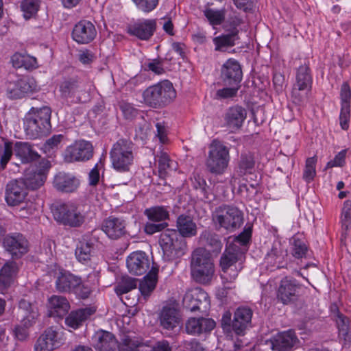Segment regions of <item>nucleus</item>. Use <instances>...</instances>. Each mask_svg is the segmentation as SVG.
Here are the masks:
<instances>
[{
    "label": "nucleus",
    "mask_w": 351,
    "mask_h": 351,
    "mask_svg": "<svg viewBox=\"0 0 351 351\" xmlns=\"http://www.w3.org/2000/svg\"><path fill=\"white\" fill-rule=\"evenodd\" d=\"M143 346L142 339L132 335H125L117 344L118 351H140Z\"/></svg>",
    "instance_id": "c03bdc74"
},
{
    "label": "nucleus",
    "mask_w": 351,
    "mask_h": 351,
    "mask_svg": "<svg viewBox=\"0 0 351 351\" xmlns=\"http://www.w3.org/2000/svg\"><path fill=\"white\" fill-rule=\"evenodd\" d=\"M221 77L226 84L239 85L242 80V70L238 61L228 59L221 67Z\"/></svg>",
    "instance_id": "5701e85b"
},
{
    "label": "nucleus",
    "mask_w": 351,
    "mask_h": 351,
    "mask_svg": "<svg viewBox=\"0 0 351 351\" xmlns=\"http://www.w3.org/2000/svg\"><path fill=\"white\" fill-rule=\"evenodd\" d=\"M37 90L36 81L29 76H25L16 82H10L7 86L8 96L12 99H21Z\"/></svg>",
    "instance_id": "4468645a"
},
{
    "label": "nucleus",
    "mask_w": 351,
    "mask_h": 351,
    "mask_svg": "<svg viewBox=\"0 0 351 351\" xmlns=\"http://www.w3.org/2000/svg\"><path fill=\"white\" fill-rule=\"evenodd\" d=\"M176 97V91L173 84L169 80L150 86L143 93L144 103L153 108H161L167 106Z\"/></svg>",
    "instance_id": "20e7f679"
},
{
    "label": "nucleus",
    "mask_w": 351,
    "mask_h": 351,
    "mask_svg": "<svg viewBox=\"0 0 351 351\" xmlns=\"http://www.w3.org/2000/svg\"><path fill=\"white\" fill-rule=\"evenodd\" d=\"M40 7L38 0H23L21 3V10L25 19H29L34 16Z\"/></svg>",
    "instance_id": "603ef678"
},
{
    "label": "nucleus",
    "mask_w": 351,
    "mask_h": 351,
    "mask_svg": "<svg viewBox=\"0 0 351 351\" xmlns=\"http://www.w3.org/2000/svg\"><path fill=\"white\" fill-rule=\"evenodd\" d=\"M64 138L62 134H55L47 139L43 145V149L45 153H50L54 149H57Z\"/></svg>",
    "instance_id": "13d9d810"
},
{
    "label": "nucleus",
    "mask_w": 351,
    "mask_h": 351,
    "mask_svg": "<svg viewBox=\"0 0 351 351\" xmlns=\"http://www.w3.org/2000/svg\"><path fill=\"white\" fill-rule=\"evenodd\" d=\"M93 155L92 144L85 140L75 141L68 146L64 152V160L66 162H84L90 160Z\"/></svg>",
    "instance_id": "9b49d317"
},
{
    "label": "nucleus",
    "mask_w": 351,
    "mask_h": 351,
    "mask_svg": "<svg viewBox=\"0 0 351 351\" xmlns=\"http://www.w3.org/2000/svg\"><path fill=\"white\" fill-rule=\"evenodd\" d=\"M13 148L15 156L21 160L22 163L32 162L40 158V155L27 142H16Z\"/></svg>",
    "instance_id": "c9c22d12"
},
{
    "label": "nucleus",
    "mask_w": 351,
    "mask_h": 351,
    "mask_svg": "<svg viewBox=\"0 0 351 351\" xmlns=\"http://www.w3.org/2000/svg\"><path fill=\"white\" fill-rule=\"evenodd\" d=\"M126 264L130 274L140 276L144 274L149 269L150 260L144 252L137 251L128 256Z\"/></svg>",
    "instance_id": "6ab92c4d"
},
{
    "label": "nucleus",
    "mask_w": 351,
    "mask_h": 351,
    "mask_svg": "<svg viewBox=\"0 0 351 351\" xmlns=\"http://www.w3.org/2000/svg\"><path fill=\"white\" fill-rule=\"evenodd\" d=\"M229 160V148L221 141L213 140L206 161L208 171L216 175L222 174L228 167Z\"/></svg>",
    "instance_id": "0eeeda50"
},
{
    "label": "nucleus",
    "mask_w": 351,
    "mask_h": 351,
    "mask_svg": "<svg viewBox=\"0 0 351 351\" xmlns=\"http://www.w3.org/2000/svg\"><path fill=\"white\" fill-rule=\"evenodd\" d=\"M58 333L53 328H47L39 337L34 345L35 351H52L59 347Z\"/></svg>",
    "instance_id": "2f4dec72"
},
{
    "label": "nucleus",
    "mask_w": 351,
    "mask_h": 351,
    "mask_svg": "<svg viewBox=\"0 0 351 351\" xmlns=\"http://www.w3.org/2000/svg\"><path fill=\"white\" fill-rule=\"evenodd\" d=\"M27 189L24 182L14 180L9 182L5 188V199L10 206H16L24 203L27 195Z\"/></svg>",
    "instance_id": "dca6fc26"
},
{
    "label": "nucleus",
    "mask_w": 351,
    "mask_h": 351,
    "mask_svg": "<svg viewBox=\"0 0 351 351\" xmlns=\"http://www.w3.org/2000/svg\"><path fill=\"white\" fill-rule=\"evenodd\" d=\"M252 230L250 228H245L240 233L232 243H237L240 247L244 249L251 237Z\"/></svg>",
    "instance_id": "338daca9"
},
{
    "label": "nucleus",
    "mask_w": 351,
    "mask_h": 351,
    "mask_svg": "<svg viewBox=\"0 0 351 351\" xmlns=\"http://www.w3.org/2000/svg\"><path fill=\"white\" fill-rule=\"evenodd\" d=\"M287 251L279 241L274 242L265 255L264 263L267 270L284 268L287 265Z\"/></svg>",
    "instance_id": "2eb2a0df"
},
{
    "label": "nucleus",
    "mask_w": 351,
    "mask_h": 351,
    "mask_svg": "<svg viewBox=\"0 0 351 351\" xmlns=\"http://www.w3.org/2000/svg\"><path fill=\"white\" fill-rule=\"evenodd\" d=\"M95 309L92 307H86L71 311L65 318V324L73 329L77 328L90 315L94 314Z\"/></svg>",
    "instance_id": "e433bc0d"
},
{
    "label": "nucleus",
    "mask_w": 351,
    "mask_h": 351,
    "mask_svg": "<svg viewBox=\"0 0 351 351\" xmlns=\"http://www.w3.org/2000/svg\"><path fill=\"white\" fill-rule=\"evenodd\" d=\"M159 243L165 254L173 256L183 255L186 247V243L178 238L176 230H167L162 232Z\"/></svg>",
    "instance_id": "ddd939ff"
},
{
    "label": "nucleus",
    "mask_w": 351,
    "mask_h": 351,
    "mask_svg": "<svg viewBox=\"0 0 351 351\" xmlns=\"http://www.w3.org/2000/svg\"><path fill=\"white\" fill-rule=\"evenodd\" d=\"M97 35L95 25L90 21L82 20L78 22L72 32L73 39L80 44H87L94 40Z\"/></svg>",
    "instance_id": "aec40b11"
},
{
    "label": "nucleus",
    "mask_w": 351,
    "mask_h": 351,
    "mask_svg": "<svg viewBox=\"0 0 351 351\" xmlns=\"http://www.w3.org/2000/svg\"><path fill=\"white\" fill-rule=\"evenodd\" d=\"M53 215L60 224L73 228L80 227L85 221V215L71 203L57 205L53 209Z\"/></svg>",
    "instance_id": "6e6552de"
},
{
    "label": "nucleus",
    "mask_w": 351,
    "mask_h": 351,
    "mask_svg": "<svg viewBox=\"0 0 351 351\" xmlns=\"http://www.w3.org/2000/svg\"><path fill=\"white\" fill-rule=\"evenodd\" d=\"M199 239L203 243L210 247L213 252L219 253L221 252L223 243L218 234L208 230H204L200 234Z\"/></svg>",
    "instance_id": "49530a36"
},
{
    "label": "nucleus",
    "mask_w": 351,
    "mask_h": 351,
    "mask_svg": "<svg viewBox=\"0 0 351 351\" xmlns=\"http://www.w3.org/2000/svg\"><path fill=\"white\" fill-rule=\"evenodd\" d=\"M93 250V243L85 240L80 241L75 249L76 258L81 263H87L90 260Z\"/></svg>",
    "instance_id": "09e8293b"
},
{
    "label": "nucleus",
    "mask_w": 351,
    "mask_h": 351,
    "mask_svg": "<svg viewBox=\"0 0 351 351\" xmlns=\"http://www.w3.org/2000/svg\"><path fill=\"white\" fill-rule=\"evenodd\" d=\"M78 283L79 278L69 272H60L56 281V287L60 292H70Z\"/></svg>",
    "instance_id": "79ce46f5"
},
{
    "label": "nucleus",
    "mask_w": 351,
    "mask_h": 351,
    "mask_svg": "<svg viewBox=\"0 0 351 351\" xmlns=\"http://www.w3.org/2000/svg\"><path fill=\"white\" fill-rule=\"evenodd\" d=\"M68 300L61 295H52L48 300V312L50 317L63 318L70 309Z\"/></svg>",
    "instance_id": "f704fd0d"
},
{
    "label": "nucleus",
    "mask_w": 351,
    "mask_h": 351,
    "mask_svg": "<svg viewBox=\"0 0 351 351\" xmlns=\"http://www.w3.org/2000/svg\"><path fill=\"white\" fill-rule=\"evenodd\" d=\"M51 110L49 107H32L23 119L26 136L36 139L47 135L51 129Z\"/></svg>",
    "instance_id": "f257e3e1"
},
{
    "label": "nucleus",
    "mask_w": 351,
    "mask_h": 351,
    "mask_svg": "<svg viewBox=\"0 0 351 351\" xmlns=\"http://www.w3.org/2000/svg\"><path fill=\"white\" fill-rule=\"evenodd\" d=\"M208 295L200 288H195L186 292L183 298V306L194 312L201 309L203 303H208Z\"/></svg>",
    "instance_id": "b1692460"
},
{
    "label": "nucleus",
    "mask_w": 351,
    "mask_h": 351,
    "mask_svg": "<svg viewBox=\"0 0 351 351\" xmlns=\"http://www.w3.org/2000/svg\"><path fill=\"white\" fill-rule=\"evenodd\" d=\"M101 229L111 239H118L127 232L125 221L112 217H108L103 222Z\"/></svg>",
    "instance_id": "c85d7f7f"
},
{
    "label": "nucleus",
    "mask_w": 351,
    "mask_h": 351,
    "mask_svg": "<svg viewBox=\"0 0 351 351\" xmlns=\"http://www.w3.org/2000/svg\"><path fill=\"white\" fill-rule=\"evenodd\" d=\"M312 82L308 66L306 64L300 66L297 71L295 83L293 86L311 90Z\"/></svg>",
    "instance_id": "a18cd8bd"
},
{
    "label": "nucleus",
    "mask_w": 351,
    "mask_h": 351,
    "mask_svg": "<svg viewBox=\"0 0 351 351\" xmlns=\"http://www.w3.org/2000/svg\"><path fill=\"white\" fill-rule=\"evenodd\" d=\"M120 109L126 119L132 120L136 117L138 113V110L128 102H121L120 104Z\"/></svg>",
    "instance_id": "680f3d73"
},
{
    "label": "nucleus",
    "mask_w": 351,
    "mask_h": 351,
    "mask_svg": "<svg viewBox=\"0 0 351 351\" xmlns=\"http://www.w3.org/2000/svg\"><path fill=\"white\" fill-rule=\"evenodd\" d=\"M88 86L89 88H87L84 84L80 82L76 77H69L64 79L60 82L59 90L62 97L69 98L75 96L78 92L90 90L91 84H89Z\"/></svg>",
    "instance_id": "72a5a7b5"
},
{
    "label": "nucleus",
    "mask_w": 351,
    "mask_h": 351,
    "mask_svg": "<svg viewBox=\"0 0 351 351\" xmlns=\"http://www.w3.org/2000/svg\"><path fill=\"white\" fill-rule=\"evenodd\" d=\"M316 159L315 157L308 158L306 161L305 169L303 173V178L307 182L312 181L316 174Z\"/></svg>",
    "instance_id": "bf43d9fd"
},
{
    "label": "nucleus",
    "mask_w": 351,
    "mask_h": 351,
    "mask_svg": "<svg viewBox=\"0 0 351 351\" xmlns=\"http://www.w3.org/2000/svg\"><path fill=\"white\" fill-rule=\"evenodd\" d=\"M146 68L156 75H161L165 73L164 60L156 58L149 60L145 64Z\"/></svg>",
    "instance_id": "052dcab7"
},
{
    "label": "nucleus",
    "mask_w": 351,
    "mask_h": 351,
    "mask_svg": "<svg viewBox=\"0 0 351 351\" xmlns=\"http://www.w3.org/2000/svg\"><path fill=\"white\" fill-rule=\"evenodd\" d=\"M330 319L337 330L338 338L343 345L351 341V320L336 304L330 305Z\"/></svg>",
    "instance_id": "f8f14e48"
},
{
    "label": "nucleus",
    "mask_w": 351,
    "mask_h": 351,
    "mask_svg": "<svg viewBox=\"0 0 351 351\" xmlns=\"http://www.w3.org/2000/svg\"><path fill=\"white\" fill-rule=\"evenodd\" d=\"M245 250L237 243H230L222 254L219 266L221 269V278L226 282L234 281L243 268Z\"/></svg>",
    "instance_id": "7ed1b4c3"
},
{
    "label": "nucleus",
    "mask_w": 351,
    "mask_h": 351,
    "mask_svg": "<svg viewBox=\"0 0 351 351\" xmlns=\"http://www.w3.org/2000/svg\"><path fill=\"white\" fill-rule=\"evenodd\" d=\"M297 341L295 333L291 330L279 332L269 340L271 348L275 351H288Z\"/></svg>",
    "instance_id": "393cba45"
},
{
    "label": "nucleus",
    "mask_w": 351,
    "mask_h": 351,
    "mask_svg": "<svg viewBox=\"0 0 351 351\" xmlns=\"http://www.w3.org/2000/svg\"><path fill=\"white\" fill-rule=\"evenodd\" d=\"M136 7L144 12H149L154 10L158 0H132Z\"/></svg>",
    "instance_id": "0e129e2a"
},
{
    "label": "nucleus",
    "mask_w": 351,
    "mask_h": 351,
    "mask_svg": "<svg viewBox=\"0 0 351 351\" xmlns=\"http://www.w3.org/2000/svg\"><path fill=\"white\" fill-rule=\"evenodd\" d=\"M93 345L97 351H114L117 347V341L110 332L100 330L92 338Z\"/></svg>",
    "instance_id": "7c9ffc66"
},
{
    "label": "nucleus",
    "mask_w": 351,
    "mask_h": 351,
    "mask_svg": "<svg viewBox=\"0 0 351 351\" xmlns=\"http://www.w3.org/2000/svg\"><path fill=\"white\" fill-rule=\"evenodd\" d=\"M180 315L178 304L171 302L163 306L160 314L159 320L161 326L167 330H173L180 322Z\"/></svg>",
    "instance_id": "f3484780"
},
{
    "label": "nucleus",
    "mask_w": 351,
    "mask_h": 351,
    "mask_svg": "<svg viewBox=\"0 0 351 351\" xmlns=\"http://www.w3.org/2000/svg\"><path fill=\"white\" fill-rule=\"evenodd\" d=\"M203 13L209 24L213 27H215L220 25L223 23L225 21L226 10L225 8L216 10L208 6H206Z\"/></svg>",
    "instance_id": "de8ad7c7"
},
{
    "label": "nucleus",
    "mask_w": 351,
    "mask_h": 351,
    "mask_svg": "<svg viewBox=\"0 0 351 351\" xmlns=\"http://www.w3.org/2000/svg\"><path fill=\"white\" fill-rule=\"evenodd\" d=\"M38 309L36 304L25 299H21L16 311V317L26 327H31L38 317Z\"/></svg>",
    "instance_id": "a211bd4d"
},
{
    "label": "nucleus",
    "mask_w": 351,
    "mask_h": 351,
    "mask_svg": "<svg viewBox=\"0 0 351 351\" xmlns=\"http://www.w3.org/2000/svg\"><path fill=\"white\" fill-rule=\"evenodd\" d=\"M311 90L299 88L298 87H293L291 91V98L294 104L298 106H303L307 102L308 93Z\"/></svg>",
    "instance_id": "5fc2aeb1"
},
{
    "label": "nucleus",
    "mask_w": 351,
    "mask_h": 351,
    "mask_svg": "<svg viewBox=\"0 0 351 351\" xmlns=\"http://www.w3.org/2000/svg\"><path fill=\"white\" fill-rule=\"evenodd\" d=\"M150 130L151 124L145 120L143 117H141V119H138L135 129L136 138L142 141L145 140L147 138Z\"/></svg>",
    "instance_id": "4d7b16f0"
},
{
    "label": "nucleus",
    "mask_w": 351,
    "mask_h": 351,
    "mask_svg": "<svg viewBox=\"0 0 351 351\" xmlns=\"http://www.w3.org/2000/svg\"><path fill=\"white\" fill-rule=\"evenodd\" d=\"M137 280L130 277H124L116 288L117 293L124 294L136 287Z\"/></svg>",
    "instance_id": "6e6d98bb"
},
{
    "label": "nucleus",
    "mask_w": 351,
    "mask_h": 351,
    "mask_svg": "<svg viewBox=\"0 0 351 351\" xmlns=\"http://www.w3.org/2000/svg\"><path fill=\"white\" fill-rule=\"evenodd\" d=\"M47 178L45 170H28L23 178L20 179L24 182L27 189L36 190L43 185Z\"/></svg>",
    "instance_id": "4c0bfd02"
},
{
    "label": "nucleus",
    "mask_w": 351,
    "mask_h": 351,
    "mask_svg": "<svg viewBox=\"0 0 351 351\" xmlns=\"http://www.w3.org/2000/svg\"><path fill=\"white\" fill-rule=\"evenodd\" d=\"M215 326V322L212 319L191 317L185 324V330L188 334L195 335L210 331Z\"/></svg>",
    "instance_id": "473e14b6"
},
{
    "label": "nucleus",
    "mask_w": 351,
    "mask_h": 351,
    "mask_svg": "<svg viewBox=\"0 0 351 351\" xmlns=\"http://www.w3.org/2000/svg\"><path fill=\"white\" fill-rule=\"evenodd\" d=\"M299 287L295 280L287 277L280 281L277 292V298L284 304L295 301L298 297Z\"/></svg>",
    "instance_id": "bb28decb"
},
{
    "label": "nucleus",
    "mask_w": 351,
    "mask_h": 351,
    "mask_svg": "<svg viewBox=\"0 0 351 351\" xmlns=\"http://www.w3.org/2000/svg\"><path fill=\"white\" fill-rule=\"evenodd\" d=\"M253 312L248 307H239L234 312L232 328L237 334L241 335L250 326Z\"/></svg>",
    "instance_id": "c756f323"
},
{
    "label": "nucleus",
    "mask_w": 351,
    "mask_h": 351,
    "mask_svg": "<svg viewBox=\"0 0 351 351\" xmlns=\"http://www.w3.org/2000/svg\"><path fill=\"white\" fill-rule=\"evenodd\" d=\"M158 280V269L152 267L139 284L141 294L147 298L154 290Z\"/></svg>",
    "instance_id": "37998d69"
},
{
    "label": "nucleus",
    "mask_w": 351,
    "mask_h": 351,
    "mask_svg": "<svg viewBox=\"0 0 351 351\" xmlns=\"http://www.w3.org/2000/svg\"><path fill=\"white\" fill-rule=\"evenodd\" d=\"M183 348L184 351H206L203 344L195 339L184 341Z\"/></svg>",
    "instance_id": "774afa93"
},
{
    "label": "nucleus",
    "mask_w": 351,
    "mask_h": 351,
    "mask_svg": "<svg viewBox=\"0 0 351 351\" xmlns=\"http://www.w3.org/2000/svg\"><path fill=\"white\" fill-rule=\"evenodd\" d=\"M307 252L306 244L298 239H295L293 244L292 255L297 258L304 257Z\"/></svg>",
    "instance_id": "e2e57ef3"
},
{
    "label": "nucleus",
    "mask_w": 351,
    "mask_h": 351,
    "mask_svg": "<svg viewBox=\"0 0 351 351\" xmlns=\"http://www.w3.org/2000/svg\"><path fill=\"white\" fill-rule=\"evenodd\" d=\"M176 227L183 237H192L197 234V226L191 216L180 215L176 221Z\"/></svg>",
    "instance_id": "58836bf2"
},
{
    "label": "nucleus",
    "mask_w": 351,
    "mask_h": 351,
    "mask_svg": "<svg viewBox=\"0 0 351 351\" xmlns=\"http://www.w3.org/2000/svg\"><path fill=\"white\" fill-rule=\"evenodd\" d=\"M53 185L58 191L73 193L79 187L80 180L71 173L61 171L54 176Z\"/></svg>",
    "instance_id": "a878e982"
},
{
    "label": "nucleus",
    "mask_w": 351,
    "mask_h": 351,
    "mask_svg": "<svg viewBox=\"0 0 351 351\" xmlns=\"http://www.w3.org/2000/svg\"><path fill=\"white\" fill-rule=\"evenodd\" d=\"M192 278L200 284L210 283L215 274V265L208 250L204 247L195 249L190 263Z\"/></svg>",
    "instance_id": "f03ea898"
},
{
    "label": "nucleus",
    "mask_w": 351,
    "mask_h": 351,
    "mask_svg": "<svg viewBox=\"0 0 351 351\" xmlns=\"http://www.w3.org/2000/svg\"><path fill=\"white\" fill-rule=\"evenodd\" d=\"M133 151L134 145L130 140L121 138L114 143L110 152L113 168L119 172L129 171L134 158Z\"/></svg>",
    "instance_id": "423d86ee"
},
{
    "label": "nucleus",
    "mask_w": 351,
    "mask_h": 351,
    "mask_svg": "<svg viewBox=\"0 0 351 351\" xmlns=\"http://www.w3.org/2000/svg\"><path fill=\"white\" fill-rule=\"evenodd\" d=\"M255 161L253 155L251 153L243 154L239 162V171L241 174L251 173L254 169Z\"/></svg>",
    "instance_id": "864d4df0"
},
{
    "label": "nucleus",
    "mask_w": 351,
    "mask_h": 351,
    "mask_svg": "<svg viewBox=\"0 0 351 351\" xmlns=\"http://www.w3.org/2000/svg\"><path fill=\"white\" fill-rule=\"evenodd\" d=\"M2 245L4 250L14 259L21 258L29 249V241L20 232L6 234L2 240Z\"/></svg>",
    "instance_id": "9d476101"
},
{
    "label": "nucleus",
    "mask_w": 351,
    "mask_h": 351,
    "mask_svg": "<svg viewBox=\"0 0 351 351\" xmlns=\"http://www.w3.org/2000/svg\"><path fill=\"white\" fill-rule=\"evenodd\" d=\"M13 143L4 138L0 139V167L5 169L13 156Z\"/></svg>",
    "instance_id": "8fccbe9b"
},
{
    "label": "nucleus",
    "mask_w": 351,
    "mask_h": 351,
    "mask_svg": "<svg viewBox=\"0 0 351 351\" xmlns=\"http://www.w3.org/2000/svg\"><path fill=\"white\" fill-rule=\"evenodd\" d=\"M213 221L218 228L232 232L243 224V213L236 206L222 205L215 208L213 214Z\"/></svg>",
    "instance_id": "39448f33"
},
{
    "label": "nucleus",
    "mask_w": 351,
    "mask_h": 351,
    "mask_svg": "<svg viewBox=\"0 0 351 351\" xmlns=\"http://www.w3.org/2000/svg\"><path fill=\"white\" fill-rule=\"evenodd\" d=\"M239 86L234 85L232 87L219 89L216 93L218 99H230L234 97L237 95Z\"/></svg>",
    "instance_id": "69168bd1"
},
{
    "label": "nucleus",
    "mask_w": 351,
    "mask_h": 351,
    "mask_svg": "<svg viewBox=\"0 0 351 351\" xmlns=\"http://www.w3.org/2000/svg\"><path fill=\"white\" fill-rule=\"evenodd\" d=\"M16 265L14 262L5 263L0 270V283L3 284L4 287L10 285L11 277L16 272Z\"/></svg>",
    "instance_id": "3c124183"
},
{
    "label": "nucleus",
    "mask_w": 351,
    "mask_h": 351,
    "mask_svg": "<svg viewBox=\"0 0 351 351\" xmlns=\"http://www.w3.org/2000/svg\"><path fill=\"white\" fill-rule=\"evenodd\" d=\"M238 29L232 30L230 33L221 34L213 38L215 50L221 52L226 51L229 48L235 45V41L239 39Z\"/></svg>",
    "instance_id": "ea45409f"
},
{
    "label": "nucleus",
    "mask_w": 351,
    "mask_h": 351,
    "mask_svg": "<svg viewBox=\"0 0 351 351\" xmlns=\"http://www.w3.org/2000/svg\"><path fill=\"white\" fill-rule=\"evenodd\" d=\"M246 115L245 108L239 106L230 107L224 114L225 125L230 132H234L241 128Z\"/></svg>",
    "instance_id": "cd10ccee"
},
{
    "label": "nucleus",
    "mask_w": 351,
    "mask_h": 351,
    "mask_svg": "<svg viewBox=\"0 0 351 351\" xmlns=\"http://www.w3.org/2000/svg\"><path fill=\"white\" fill-rule=\"evenodd\" d=\"M351 89L348 83L344 82L340 89L341 110L339 124L341 128L346 130L349 128L350 119Z\"/></svg>",
    "instance_id": "4be33fe9"
},
{
    "label": "nucleus",
    "mask_w": 351,
    "mask_h": 351,
    "mask_svg": "<svg viewBox=\"0 0 351 351\" xmlns=\"http://www.w3.org/2000/svg\"><path fill=\"white\" fill-rule=\"evenodd\" d=\"M144 214L149 220L144 226V231L147 234L152 235L160 232L169 226L168 223L165 221L169 217V211L165 206L150 207L145 210Z\"/></svg>",
    "instance_id": "1a4fd4ad"
},
{
    "label": "nucleus",
    "mask_w": 351,
    "mask_h": 351,
    "mask_svg": "<svg viewBox=\"0 0 351 351\" xmlns=\"http://www.w3.org/2000/svg\"><path fill=\"white\" fill-rule=\"evenodd\" d=\"M156 21L155 19L140 20L128 27V32L143 40H148L155 32Z\"/></svg>",
    "instance_id": "412c9836"
},
{
    "label": "nucleus",
    "mask_w": 351,
    "mask_h": 351,
    "mask_svg": "<svg viewBox=\"0 0 351 351\" xmlns=\"http://www.w3.org/2000/svg\"><path fill=\"white\" fill-rule=\"evenodd\" d=\"M155 160L158 164V172L160 177H165L171 171H175L177 164L172 160L169 154L163 150L157 152Z\"/></svg>",
    "instance_id": "a19ab883"
}]
</instances>
